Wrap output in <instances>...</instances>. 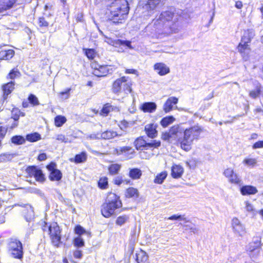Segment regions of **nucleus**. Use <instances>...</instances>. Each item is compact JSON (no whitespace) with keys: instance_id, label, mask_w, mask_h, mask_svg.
Here are the masks:
<instances>
[{"instance_id":"864d4df0","label":"nucleus","mask_w":263,"mask_h":263,"mask_svg":"<svg viewBox=\"0 0 263 263\" xmlns=\"http://www.w3.org/2000/svg\"><path fill=\"white\" fill-rule=\"evenodd\" d=\"M243 163L248 166H254L256 164L257 160L255 158H246Z\"/></svg>"},{"instance_id":"39448f33","label":"nucleus","mask_w":263,"mask_h":263,"mask_svg":"<svg viewBox=\"0 0 263 263\" xmlns=\"http://www.w3.org/2000/svg\"><path fill=\"white\" fill-rule=\"evenodd\" d=\"M41 229L43 232L48 233L54 246L58 247L61 245V230L57 222L48 223L44 221Z\"/></svg>"},{"instance_id":"aec40b11","label":"nucleus","mask_w":263,"mask_h":263,"mask_svg":"<svg viewBox=\"0 0 263 263\" xmlns=\"http://www.w3.org/2000/svg\"><path fill=\"white\" fill-rule=\"evenodd\" d=\"M156 128L157 125L154 124H148L145 126V132L149 138H154L157 136L158 132Z\"/></svg>"},{"instance_id":"e2e57ef3","label":"nucleus","mask_w":263,"mask_h":263,"mask_svg":"<svg viewBox=\"0 0 263 263\" xmlns=\"http://www.w3.org/2000/svg\"><path fill=\"white\" fill-rule=\"evenodd\" d=\"M263 148V140L255 142L253 145V149Z\"/></svg>"},{"instance_id":"2eb2a0df","label":"nucleus","mask_w":263,"mask_h":263,"mask_svg":"<svg viewBox=\"0 0 263 263\" xmlns=\"http://www.w3.org/2000/svg\"><path fill=\"white\" fill-rule=\"evenodd\" d=\"M162 0H143L140 2L142 8L147 11L154 10L162 2Z\"/></svg>"},{"instance_id":"5701e85b","label":"nucleus","mask_w":263,"mask_h":263,"mask_svg":"<svg viewBox=\"0 0 263 263\" xmlns=\"http://www.w3.org/2000/svg\"><path fill=\"white\" fill-rule=\"evenodd\" d=\"M14 82H9L4 84L2 86L4 98L6 99L7 96L10 94L14 89Z\"/></svg>"},{"instance_id":"8fccbe9b","label":"nucleus","mask_w":263,"mask_h":263,"mask_svg":"<svg viewBox=\"0 0 263 263\" xmlns=\"http://www.w3.org/2000/svg\"><path fill=\"white\" fill-rule=\"evenodd\" d=\"M85 54L89 59H93L96 55V52L93 49H83Z\"/></svg>"},{"instance_id":"4c0bfd02","label":"nucleus","mask_w":263,"mask_h":263,"mask_svg":"<svg viewBox=\"0 0 263 263\" xmlns=\"http://www.w3.org/2000/svg\"><path fill=\"white\" fill-rule=\"evenodd\" d=\"M125 195L126 197H138L139 196V193L137 189L134 187H129L126 190Z\"/></svg>"},{"instance_id":"a211bd4d","label":"nucleus","mask_w":263,"mask_h":263,"mask_svg":"<svg viewBox=\"0 0 263 263\" xmlns=\"http://www.w3.org/2000/svg\"><path fill=\"white\" fill-rule=\"evenodd\" d=\"M37 29L42 33L46 32L50 27V22L44 16H40L37 18Z\"/></svg>"},{"instance_id":"a878e982","label":"nucleus","mask_w":263,"mask_h":263,"mask_svg":"<svg viewBox=\"0 0 263 263\" xmlns=\"http://www.w3.org/2000/svg\"><path fill=\"white\" fill-rule=\"evenodd\" d=\"M260 241L258 239H256L254 241L249 243L248 246V250L252 253H254L257 255L260 252Z\"/></svg>"},{"instance_id":"0e129e2a","label":"nucleus","mask_w":263,"mask_h":263,"mask_svg":"<svg viewBox=\"0 0 263 263\" xmlns=\"http://www.w3.org/2000/svg\"><path fill=\"white\" fill-rule=\"evenodd\" d=\"M47 158V157L45 153H41L38 155L37 159L39 161H44V160H46Z\"/></svg>"},{"instance_id":"49530a36","label":"nucleus","mask_w":263,"mask_h":263,"mask_svg":"<svg viewBox=\"0 0 263 263\" xmlns=\"http://www.w3.org/2000/svg\"><path fill=\"white\" fill-rule=\"evenodd\" d=\"M121 166L118 164H112L109 167V172L111 175H115L120 170Z\"/></svg>"},{"instance_id":"052dcab7","label":"nucleus","mask_w":263,"mask_h":263,"mask_svg":"<svg viewBox=\"0 0 263 263\" xmlns=\"http://www.w3.org/2000/svg\"><path fill=\"white\" fill-rule=\"evenodd\" d=\"M73 255L74 257L80 259L83 256L82 252L81 250H76L74 251H73Z\"/></svg>"},{"instance_id":"603ef678","label":"nucleus","mask_w":263,"mask_h":263,"mask_svg":"<svg viewBox=\"0 0 263 263\" xmlns=\"http://www.w3.org/2000/svg\"><path fill=\"white\" fill-rule=\"evenodd\" d=\"M112 109V106L109 104H106L102 109L101 114L104 116H106Z\"/></svg>"},{"instance_id":"5fc2aeb1","label":"nucleus","mask_w":263,"mask_h":263,"mask_svg":"<svg viewBox=\"0 0 263 263\" xmlns=\"http://www.w3.org/2000/svg\"><path fill=\"white\" fill-rule=\"evenodd\" d=\"M120 152L117 151V153L119 154H121L122 153H129V154H133L135 152L134 150L129 146H124L123 147H121L119 149Z\"/></svg>"},{"instance_id":"f257e3e1","label":"nucleus","mask_w":263,"mask_h":263,"mask_svg":"<svg viewBox=\"0 0 263 263\" xmlns=\"http://www.w3.org/2000/svg\"><path fill=\"white\" fill-rule=\"evenodd\" d=\"M203 131L202 127L194 125L184 130L179 125L172 126L168 132L162 133L161 139L170 143L179 142L181 147L185 151L191 148V145L195 139H198Z\"/></svg>"},{"instance_id":"338daca9","label":"nucleus","mask_w":263,"mask_h":263,"mask_svg":"<svg viewBox=\"0 0 263 263\" xmlns=\"http://www.w3.org/2000/svg\"><path fill=\"white\" fill-rule=\"evenodd\" d=\"M259 95L258 90H253L250 92V96L252 98H256Z\"/></svg>"},{"instance_id":"9d476101","label":"nucleus","mask_w":263,"mask_h":263,"mask_svg":"<svg viewBox=\"0 0 263 263\" xmlns=\"http://www.w3.org/2000/svg\"><path fill=\"white\" fill-rule=\"evenodd\" d=\"M231 225L233 232L237 236H243L246 234L245 225L237 218L234 217L232 219Z\"/></svg>"},{"instance_id":"a18cd8bd","label":"nucleus","mask_w":263,"mask_h":263,"mask_svg":"<svg viewBox=\"0 0 263 263\" xmlns=\"http://www.w3.org/2000/svg\"><path fill=\"white\" fill-rule=\"evenodd\" d=\"M73 244L77 248H81L84 246L85 242L81 236H78L74 239Z\"/></svg>"},{"instance_id":"a19ab883","label":"nucleus","mask_w":263,"mask_h":263,"mask_svg":"<svg viewBox=\"0 0 263 263\" xmlns=\"http://www.w3.org/2000/svg\"><path fill=\"white\" fill-rule=\"evenodd\" d=\"M21 76L20 71L16 68L11 69L7 76V78L10 79H15Z\"/></svg>"},{"instance_id":"bb28decb","label":"nucleus","mask_w":263,"mask_h":263,"mask_svg":"<svg viewBox=\"0 0 263 263\" xmlns=\"http://www.w3.org/2000/svg\"><path fill=\"white\" fill-rule=\"evenodd\" d=\"M157 108V105L154 102H145L140 106V108L144 112H153Z\"/></svg>"},{"instance_id":"c9c22d12","label":"nucleus","mask_w":263,"mask_h":263,"mask_svg":"<svg viewBox=\"0 0 263 263\" xmlns=\"http://www.w3.org/2000/svg\"><path fill=\"white\" fill-rule=\"evenodd\" d=\"M11 141L15 145H21L25 142V139L21 135L13 136L11 138Z\"/></svg>"},{"instance_id":"de8ad7c7","label":"nucleus","mask_w":263,"mask_h":263,"mask_svg":"<svg viewBox=\"0 0 263 263\" xmlns=\"http://www.w3.org/2000/svg\"><path fill=\"white\" fill-rule=\"evenodd\" d=\"M75 233L81 236L82 234H86L88 237L90 236V233L86 231L83 228L80 226H77L74 229Z\"/></svg>"},{"instance_id":"412c9836","label":"nucleus","mask_w":263,"mask_h":263,"mask_svg":"<svg viewBox=\"0 0 263 263\" xmlns=\"http://www.w3.org/2000/svg\"><path fill=\"white\" fill-rule=\"evenodd\" d=\"M178 99L175 97H170L165 102L163 105V110L167 113L173 109V105L178 103Z\"/></svg>"},{"instance_id":"7c9ffc66","label":"nucleus","mask_w":263,"mask_h":263,"mask_svg":"<svg viewBox=\"0 0 263 263\" xmlns=\"http://www.w3.org/2000/svg\"><path fill=\"white\" fill-rule=\"evenodd\" d=\"M15 3V0H0V7L2 12L11 8Z\"/></svg>"},{"instance_id":"6e6d98bb","label":"nucleus","mask_w":263,"mask_h":263,"mask_svg":"<svg viewBox=\"0 0 263 263\" xmlns=\"http://www.w3.org/2000/svg\"><path fill=\"white\" fill-rule=\"evenodd\" d=\"M98 185L101 189H106L108 185L107 178L106 177L100 178L98 182Z\"/></svg>"},{"instance_id":"c756f323","label":"nucleus","mask_w":263,"mask_h":263,"mask_svg":"<svg viewBox=\"0 0 263 263\" xmlns=\"http://www.w3.org/2000/svg\"><path fill=\"white\" fill-rule=\"evenodd\" d=\"M87 158V155L86 153L85 152H82L79 154L76 155L74 158H70L69 160L76 163H81L86 162Z\"/></svg>"},{"instance_id":"6e6552de","label":"nucleus","mask_w":263,"mask_h":263,"mask_svg":"<svg viewBox=\"0 0 263 263\" xmlns=\"http://www.w3.org/2000/svg\"><path fill=\"white\" fill-rule=\"evenodd\" d=\"M26 177H34L36 181L44 182L45 177L42 171L35 165H29L25 169Z\"/></svg>"},{"instance_id":"423d86ee","label":"nucleus","mask_w":263,"mask_h":263,"mask_svg":"<svg viewBox=\"0 0 263 263\" xmlns=\"http://www.w3.org/2000/svg\"><path fill=\"white\" fill-rule=\"evenodd\" d=\"M7 252L13 259L22 260L24 251L22 242L16 238H11L7 243Z\"/></svg>"},{"instance_id":"b1692460","label":"nucleus","mask_w":263,"mask_h":263,"mask_svg":"<svg viewBox=\"0 0 263 263\" xmlns=\"http://www.w3.org/2000/svg\"><path fill=\"white\" fill-rule=\"evenodd\" d=\"M258 192L256 187L252 185H245L240 188V193L242 195H254Z\"/></svg>"},{"instance_id":"37998d69","label":"nucleus","mask_w":263,"mask_h":263,"mask_svg":"<svg viewBox=\"0 0 263 263\" xmlns=\"http://www.w3.org/2000/svg\"><path fill=\"white\" fill-rule=\"evenodd\" d=\"M167 176L166 172H163L157 175L155 179V183L161 184Z\"/></svg>"},{"instance_id":"680f3d73","label":"nucleus","mask_w":263,"mask_h":263,"mask_svg":"<svg viewBox=\"0 0 263 263\" xmlns=\"http://www.w3.org/2000/svg\"><path fill=\"white\" fill-rule=\"evenodd\" d=\"M9 155L6 154H0V162H7L9 159Z\"/></svg>"},{"instance_id":"6ab92c4d","label":"nucleus","mask_w":263,"mask_h":263,"mask_svg":"<svg viewBox=\"0 0 263 263\" xmlns=\"http://www.w3.org/2000/svg\"><path fill=\"white\" fill-rule=\"evenodd\" d=\"M154 69L160 76H165L170 72V68L163 63H157L154 66Z\"/></svg>"},{"instance_id":"c03bdc74","label":"nucleus","mask_w":263,"mask_h":263,"mask_svg":"<svg viewBox=\"0 0 263 263\" xmlns=\"http://www.w3.org/2000/svg\"><path fill=\"white\" fill-rule=\"evenodd\" d=\"M245 209L247 212L250 213L252 215L254 216L257 214V212L255 210L253 205L248 201H246Z\"/></svg>"},{"instance_id":"cd10ccee","label":"nucleus","mask_w":263,"mask_h":263,"mask_svg":"<svg viewBox=\"0 0 263 263\" xmlns=\"http://www.w3.org/2000/svg\"><path fill=\"white\" fill-rule=\"evenodd\" d=\"M23 213L26 220L29 221L33 217V208L29 204H26L23 211Z\"/></svg>"},{"instance_id":"ea45409f","label":"nucleus","mask_w":263,"mask_h":263,"mask_svg":"<svg viewBox=\"0 0 263 263\" xmlns=\"http://www.w3.org/2000/svg\"><path fill=\"white\" fill-rule=\"evenodd\" d=\"M129 220V216L126 215H123L118 217L116 220V224L119 226H122L126 223Z\"/></svg>"},{"instance_id":"f704fd0d","label":"nucleus","mask_w":263,"mask_h":263,"mask_svg":"<svg viewBox=\"0 0 263 263\" xmlns=\"http://www.w3.org/2000/svg\"><path fill=\"white\" fill-rule=\"evenodd\" d=\"M121 134H118L116 132L112 130H106L101 134L100 137L103 139H110L117 136H121Z\"/></svg>"},{"instance_id":"2f4dec72","label":"nucleus","mask_w":263,"mask_h":263,"mask_svg":"<svg viewBox=\"0 0 263 263\" xmlns=\"http://www.w3.org/2000/svg\"><path fill=\"white\" fill-rule=\"evenodd\" d=\"M183 173V168L180 165H175L172 168V176L174 178H180Z\"/></svg>"},{"instance_id":"7ed1b4c3","label":"nucleus","mask_w":263,"mask_h":263,"mask_svg":"<svg viewBox=\"0 0 263 263\" xmlns=\"http://www.w3.org/2000/svg\"><path fill=\"white\" fill-rule=\"evenodd\" d=\"M108 19L115 24L125 22L128 12V2L126 0H113L109 6Z\"/></svg>"},{"instance_id":"f3484780","label":"nucleus","mask_w":263,"mask_h":263,"mask_svg":"<svg viewBox=\"0 0 263 263\" xmlns=\"http://www.w3.org/2000/svg\"><path fill=\"white\" fill-rule=\"evenodd\" d=\"M30 105L32 107L37 106L40 105V101L37 97L32 94L30 93L27 98V101H24L22 102V106L23 108H27Z\"/></svg>"},{"instance_id":"0eeeda50","label":"nucleus","mask_w":263,"mask_h":263,"mask_svg":"<svg viewBox=\"0 0 263 263\" xmlns=\"http://www.w3.org/2000/svg\"><path fill=\"white\" fill-rule=\"evenodd\" d=\"M127 79L128 77H122L116 80L112 84V91L115 93H119L122 91L125 93H130L132 84Z\"/></svg>"},{"instance_id":"e433bc0d","label":"nucleus","mask_w":263,"mask_h":263,"mask_svg":"<svg viewBox=\"0 0 263 263\" xmlns=\"http://www.w3.org/2000/svg\"><path fill=\"white\" fill-rule=\"evenodd\" d=\"M142 175V172L138 168H133L129 171V176L133 179H139Z\"/></svg>"},{"instance_id":"79ce46f5","label":"nucleus","mask_w":263,"mask_h":263,"mask_svg":"<svg viewBox=\"0 0 263 263\" xmlns=\"http://www.w3.org/2000/svg\"><path fill=\"white\" fill-rule=\"evenodd\" d=\"M66 122V118L64 116L58 115L54 118V124L57 127L61 126Z\"/></svg>"},{"instance_id":"3c124183","label":"nucleus","mask_w":263,"mask_h":263,"mask_svg":"<svg viewBox=\"0 0 263 263\" xmlns=\"http://www.w3.org/2000/svg\"><path fill=\"white\" fill-rule=\"evenodd\" d=\"M161 145V142L157 140H152L151 142H147L146 149L150 148H158Z\"/></svg>"},{"instance_id":"20e7f679","label":"nucleus","mask_w":263,"mask_h":263,"mask_svg":"<svg viewBox=\"0 0 263 263\" xmlns=\"http://www.w3.org/2000/svg\"><path fill=\"white\" fill-rule=\"evenodd\" d=\"M122 205L119 197L115 193H110L107 197L106 202L102 205L101 213L104 217L109 218L114 214L116 209L121 208Z\"/></svg>"},{"instance_id":"473e14b6","label":"nucleus","mask_w":263,"mask_h":263,"mask_svg":"<svg viewBox=\"0 0 263 263\" xmlns=\"http://www.w3.org/2000/svg\"><path fill=\"white\" fill-rule=\"evenodd\" d=\"M148 257L146 253L142 250H140L136 253V261L138 263H146Z\"/></svg>"},{"instance_id":"f8f14e48","label":"nucleus","mask_w":263,"mask_h":263,"mask_svg":"<svg viewBox=\"0 0 263 263\" xmlns=\"http://www.w3.org/2000/svg\"><path fill=\"white\" fill-rule=\"evenodd\" d=\"M114 71V69L110 66L102 65L99 66L98 68H95L92 73L98 77H101L111 74Z\"/></svg>"},{"instance_id":"69168bd1","label":"nucleus","mask_w":263,"mask_h":263,"mask_svg":"<svg viewBox=\"0 0 263 263\" xmlns=\"http://www.w3.org/2000/svg\"><path fill=\"white\" fill-rule=\"evenodd\" d=\"M125 72V73H127V74H134L137 76H138V71L134 69H126Z\"/></svg>"},{"instance_id":"bf43d9fd","label":"nucleus","mask_w":263,"mask_h":263,"mask_svg":"<svg viewBox=\"0 0 263 263\" xmlns=\"http://www.w3.org/2000/svg\"><path fill=\"white\" fill-rule=\"evenodd\" d=\"M101 134L100 133H97V134H92L88 136L87 138L89 139H92V140H97V139H101V137H100Z\"/></svg>"},{"instance_id":"393cba45","label":"nucleus","mask_w":263,"mask_h":263,"mask_svg":"<svg viewBox=\"0 0 263 263\" xmlns=\"http://www.w3.org/2000/svg\"><path fill=\"white\" fill-rule=\"evenodd\" d=\"M20 109L17 107H13L11 110V118L15 122L13 123L10 126L11 129H13L17 126L18 123L17 121L18 120L21 114Z\"/></svg>"},{"instance_id":"58836bf2","label":"nucleus","mask_w":263,"mask_h":263,"mask_svg":"<svg viewBox=\"0 0 263 263\" xmlns=\"http://www.w3.org/2000/svg\"><path fill=\"white\" fill-rule=\"evenodd\" d=\"M175 120V119L173 116H167L163 118L161 120L160 123L163 127H166L170 124H172Z\"/></svg>"},{"instance_id":"9b49d317","label":"nucleus","mask_w":263,"mask_h":263,"mask_svg":"<svg viewBox=\"0 0 263 263\" xmlns=\"http://www.w3.org/2000/svg\"><path fill=\"white\" fill-rule=\"evenodd\" d=\"M223 174L228 179L230 183L234 184L240 185L241 179L232 168H227L224 170Z\"/></svg>"},{"instance_id":"09e8293b","label":"nucleus","mask_w":263,"mask_h":263,"mask_svg":"<svg viewBox=\"0 0 263 263\" xmlns=\"http://www.w3.org/2000/svg\"><path fill=\"white\" fill-rule=\"evenodd\" d=\"M8 127L4 126H0V147L2 145V141L6 137L7 133Z\"/></svg>"},{"instance_id":"f03ea898","label":"nucleus","mask_w":263,"mask_h":263,"mask_svg":"<svg viewBox=\"0 0 263 263\" xmlns=\"http://www.w3.org/2000/svg\"><path fill=\"white\" fill-rule=\"evenodd\" d=\"M180 18V16L171 11L162 12L158 18L153 20L156 37L162 39L173 33H178L181 29Z\"/></svg>"},{"instance_id":"1a4fd4ad","label":"nucleus","mask_w":263,"mask_h":263,"mask_svg":"<svg viewBox=\"0 0 263 263\" xmlns=\"http://www.w3.org/2000/svg\"><path fill=\"white\" fill-rule=\"evenodd\" d=\"M56 167V163L53 161L50 162L46 165L47 169L50 172L49 179L52 181H59L62 177L61 171L57 169Z\"/></svg>"},{"instance_id":"72a5a7b5","label":"nucleus","mask_w":263,"mask_h":263,"mask_svg":"<svg viewBox=\"0 0 263 263\" xmlns=\"http://www.w3.org/2000/svg\"><path fill=\"white\" fill-rule=\"evenodd\" d=\"M41 139V135L37 132H34L27 134L26 136L25 141L27 140L30 142H35Z\"/></svg>"},{"instance_id":"4468645a","label":"nucleus","mask_w":263,"mask_h":263,"mask_svg":"<svg viewBox=\"0 0 263 263\" xmlns=\"http://www.w3.org/2000/svg\"><path fill=\"white\" fill-rule=\"evenodd\" d=\"M15 54V51L12 49H9L6 46H0V60L9 61L11 59Z\"/></svg>"},{"instance_id":"4d7b16f0","label":"nucleus","mask_w":263,"mask_h":263,"mask_svg":"<svg viewBox=\"0 0 263 263\" xmlns=\"http://www.w3.org/2000/svg\"><path fill=\"white\" fill-rule=\"evenodd\" d=\"M168 219H169V220H185L186 222L188 221V220H186V218L185 217H184V216H183V215H174L168 217Z\"/></svg>"},{"instance_id":"ddd939ff","label":"nucleus","mask_w":263,"mask_h":263,"mask_svg":"<svg viewBox=\"0 0 263 263\" xmlns=\"http://www.w3.org/2000/svg\"><path fill=\"white\" fill-rule=\"evenodd\" d=\"M237 49L244 61H247L249 60L251 51L250 44L239 43L237 47Z\"/></svg>"},{"instance_id":"dca6fc26","label":"nucleus","mask_w":263,"mask_h":263,"mask_svg":"<svg viewBox=\"0 0 263 263\" xmlns=\"http://www.w3.org/2000/svg\"><path fill=\"white\" fill-rule=\"evenodd\" d=\"M105 42L109 45H112L116 47H119L120 46H124L128 47L130 49L132 48L130 42L128 41H123L119 39L112 40L111 38L105 36Z\"/></svg>"},{"instance_id":"13d9d810","label":"nucleus","mask_w":263,"mask_h":263,"mask_svg":"<svg viewBox=\"0 0 263 263\" xmlns=\"http://www.w3.org/2000/svg\"><path fill=\"white\" fill-rule=\"evenodd\" d=\"M185 228V230H190L191 232L195 234L198 232V229L194 226H192L191 225L186 224L184 226Z\"/></svg>"},{"instance_id":"774afa93","label":"nucleus","mask_w":263,"mask_h":263,"mask_svg":"<svg viewBox=\"0 0 263 263\" xmlns=\"http://www.w3.org/2000/svg\"><path fill=\"white\" fill-rule=\"evenodd\" d=\"M123 182L121 177L118 176L114 179V182L116 184L120 185Z\"/></svg>"},{"instance_id":"4be33fe9","label":"nucleus","mask_w":263,"mask_h":263,"mask_svg":"<svg viewBox=\"0 0 263 263\" xmlns=\"http://www.w3.org/2000/svg\"><path fill=\"white\" fill-rule=\"evenodd\" d=\"M254 35V31L252 30H245L243 33L240 43L250 44L252 39Z\"/></svg>"},{"instance_id":"c85d7f7f","label":"nucleus","mask_w":263,"mask_h":263,"mask_svg":"<svg viewBox=\"0 0 263 263\" xmlns=\"http://www.w3.org/2000/svg\"><path fill=\"white\" fill-rule=\"evenodd\" d=\"M146 144L143 136L137 138L134 141V145L137 150L146 149Z\"/></svg>"}]
</instances>
